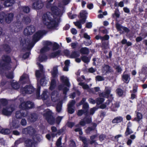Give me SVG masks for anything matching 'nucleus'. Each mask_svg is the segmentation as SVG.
I'll use <instances>...</instances> for the list:
<instances>
[{
    "label": "nucleus",
    "mask_w": 147,
    "mask_h": 147,
    "mask_svg": "<svg viewBox=\"0 0 147 147\" xmlns=\"http://www.w3.org/2000/svg\"><path fill=\"white\" fill-rule=\"evenodd\" d=\"M98 108L96 107H94L92 108H91L89 111V114L88 116L90 115H93L95 111L97 110Z\"/></svg>",
    "instance_id": "37998d69"
},
{
    "label": "nucleus",
    "mask_w": 147,
    "mask_h": 147,
    "mask_svg": "<svg viewBox=\"0 0 147 147\" xmlns=\"http://www.w3.org/2000/svg\"><path fill=\"white\" fill-rule=\"evenodd\" d=\"M41 37V35L39 31H38L33 35L32 39V41L36 42L39 40Z\"/></svg>",
    "instance_id": "a211bd4d"
},
{
    "label": "nucleus",
    "mask_w": 147,
    "mask_h": 147,
    "mask_svg": "<svg viewBox=\"0 0 147 147\" xmlns=\"http://www.w3.org/2000/svg\"><path fill=\"white\" fill-rule=\"evenodd\" d=\"M30 40L28 39H24L23 40H21L20 42V45L23 47L26 46V49L28 50H30L34 46L32 43H30Z\"/></svg>",
    "instance_id": "423d86ee"
},
{
    "label": "nucleus",
    "mask_w": 147,
    "mask_h": 147,
    "mask_svg": "<svg viewBox=\"0 0 147 147\" xmlns=\"http://www.w3.org/2000/svg\"><path fill=\"white\" fill-rule=\"evenodd\" d=\"M28 114L27 112L22 111H18L16 112L15 117L17 119H21L27 116Z\"/></svg>",
    "instance_id": "4468645a"
},
{
    "label": "nucleus",
    "mask_w": 147,
    "mask_h": 147,
    "mask_svg": "<svg viewBox=\"0 0 147 147\" xmlns=\"http://www.w3.org/2000/svg\"><path fill=\"white\" fill-rule=\"evenodd\" d=\"M76 101L74 100H72L70 101L67 105V107H73L76 104Z\"/></svg>",
    "instance_id": "5fc2aeb1"
},
{
    "label": "nucleus",
    "mask_w": 147,
    "mask_h": 147,
    "mask_svg": "<svg viewBox=\"0 0 147 147\" xmlns=\"http://www.w3.org/2000/svg\"><path fill=\"white\" fill-rule=\"evenodd\" d=\"M1 131V133L4 135L9 134L11 132L10 130L7 128H2Z\"/></svg>",
    "instance_id": "4c0bfd02"
},
{
    "label": "nucleus",
    "mask_w": 147,
    "mask_h": 147,
    "mask_svg": "<svg viewBox=\"0 0 147 147\" xmlns=\"http://www.w3.org/2000/svg\"><path fill=\"white\" fill-rule=\"evenodd\" d=\"M30 54V52H27L23 55L22 58L24 59H26L29 57Z\"/></svg>",
    "instance_id": "0e129e2a"
},
{
    "label": "nucleus",
    "mask_w": 147,
    "mask_h": 147,
    "mask_svg": "<svg viewBox=\"0 0 147 147\" xmlns=\"http://www.w3.org/2000/svg\"><path fill=\"white\" fill-rule=\"evenodd\" d=\"M35 31V28L33 25H31L27 26L24 29V34L26 35H29L32 34Z\"/></svg>",
    "instance_id": "6e6552de"
},
{
    "label": "nucleus",
    "mask_w": 147,
    "mask_h": 147,
    "mask_svg": "<svg viewBox=\"0 0 147 147\" xmlns=\"http://www.w3.org/2000/svg\"><path fill=\"white\" fill-rule=\"evenodd\" d=\"M142 118V114L140 112H137L136 114V117L134 118V120L139 122Z\"/></svg>",
    "instance_id": "c9c22d12"
},
{
    "label": "nucleus",
    "mask_w": 147,
    "mask_h": 147,
    "mask_svg": "<svg viewBox=\"0 0 147 147\" xmlns=\"http://www.w3.org/2000/svg\"><path fill=\"white\" fill-rule=\"evenodd\" d=\"M63 117H62L58 116L56 119H55V122L57 124H59L62 119Z\"/></svg>",
    "instance_id": "680f3d73"
},
{
    "label": "nucleus",
    "mask_w": 147,
    "mask_h": 147,
    "mask_svg": "<svg viewBox=\"0 0 147 147\" xmlns=\"http://www.w3.org/2000/svg\"><path fill=\"white\" fill-rule=\"evenodd\" d=\"M79 85L82 86L83 89H90L89 86L88 85L84 84V82H80Z\"/></svg>",
    "instance_id": "603ef678"
},
{
    "label": "nucleus",
    "mask_w": 147,
    "mask_h": 147,
    "mask_svg": "<svg viewBox=\"0 0 147 147\" xmlns=\"http://www.w3.org/2000/svg\"><path fill=\"white\" fill-rule=\"evenodd\" d=\"M87 14L86 11L84 10L80 13V18H82V19L80 20V21L82 24H83L86 22L87 18L86 15Z\"/></svg>",
    "instance_id": "dca6fc26"
},
{
    "label": "nucleus",
    "mask_w": 147,
    "mask_h": 147,
    "mask_svg": "<svg viewBox=\"0 0 147 147\" xmlns=\"http://www.w3.org/2000/svg\"><path fill=\"white\" fill-rule=\"evenodd\" d=\"M57 82L55 79H53L51 80L49 89L52 90L54 89L56 86Z\"/></svg>",
    "instance_id": "5701e85b"
},
{
    "label": "nucleus",
    "mask_w": 147,
    "mask_h": 147,
    "mask_svg": "<svg viewBox=\"0 0 147 147\" xmlns=\"http://www.w3.org/2000/svg\"><path fill=\"white\" fill-rule=\"evenodd\" d=\"M35 129L31 126L27 127L26 128H24L22 130L23 134L26 135H29L30 136H33L35 133Z\"/></svg>",
    "instance_id": "0eeeda50"
},
{
    "label": "nucleus",
    "mask_w": 147,
    "mask_h": 147,
    "mask_svg": "<svg viewBox=\"0 0 147 147\" xmlns=\"http://www.w3.org/2000/svg\"><path fill=\"white\" fill-rule=\"evenodd\" d=\"M13 110L12 107H6L3 108L2 111V114L7 116H10L11 115Z\"/></svg>",
    "instance_id": "f8f14e48"
},
{
    "label": "nucleus",
    "mask_w": 147,
    "mask_h": 147,
    "mask_svg": "<svg viewBox=\"0 0 147 147\" xmlns=\"http://www.w3.org/2000/svg\"><path fill=\"white\" fill-rule=\"evenodd\" d=\"M44 5L43 2L41 0L38 1L34 2L32 4V7L36 9H40L42 8Z\"/></svg>",
    "instance_id": "2eb2a0df"
},
{
    "label": "nucleus",
    "mask_w": 147,
    "mask_h": 147,
    "mask_svg": "<svg viewBox=\"0 0 147 147\" xmlns=\"http://www.w3.org/2000/svg\"><path fill=\"white\" fill-rule=\"evenodd\" d=\"M92 26V23L91 22L86 23V28H91Z\"/></svg>",
    "instance_id": "338daca9"
},
{
    "label": "nucleus",
    "mask_w": 147,
    "mask_h": 147,
    "mask_svg": "<svg viewBox=\"0 0 147 147\" xmlns=\"http://www.w3.org/2000/svg\"><path fill=\"white\" fill-rule=\"evenodd\" d=\"M123 119L122 117L119 116L115 118L112 121L113 123H118L123 121Z\"/></svg>",
    "instance_id": "c85d7f7f"
},
{
    "label": "nucleus",
    "mask_w": 147,
    "mask_h": 147,
    "mask_svg": "<svg viewBox=\"0 0 147 147\" xmlns=\"http://www.w3.org/2000/svg\"><path fill=\"white\" fill-rule=\"evenodd\" d=\"M105 73L107 74L111 72V67L108 65H105L103 67Z\"/></svg>",
    "instance_id": "473e14b6"
},
{
    "label": "nucleus",
    "mask_w": 147,
    "mask_h": 147,
    "mask_svg": "<svg viewBox=\"0 0 147 147\" xmlns=\"http://www.w3.org/2000/svg\"><path fill=\"white\" fill-rule=\"evenodd\" d=\"M101 47L102 50L107 49L109 47V41H104L101 42Z\"/></svg>",
    "instance_id": "a878e982"
},
{
    "label": "nucleus",
    "mask_w": 147,
    "mask_h": 147,
    "mask_svg": "<svg viewBox=\"0 0 147 147\" xmlns=\"http://www.w3.org/2000/svg\"><path fill=\"white\" fill-rule=\"evenodd\" d=\"M15 3L14 0H6L4 3V4L5 7H9L12 6Z\"/></svg>",
    "instance_id": "b1692460"
},
{
    "label": "nucleus",
    "mask_w": 147,
    "mask_h": 147,
    "mask_svg": "<svg viewBox=\"0 0 147 147\" xmlns=\"http://www.w3.org/2000/svg\"><path fill=\"white\" fill-rule=\"evenodd\" d=\"M21 106L23 109H29L34 107V104L33 103L30 101H27L26 102H22Z\"/></svg>",
    "instance_id": "1a4fd4ad"
},
{
    "label": "nucleus",
    "mask_w": 147,
    "mask_h": 147,
    "mask_svg": "<svg viewBox=\"0 0 147 147\" xmlns=\"http://www.w3.org/2000/svg\"><path fill=\"white\" fill-rule=\"evenodd\" d=\"M62 105V102H59L57 104L56 107V109L57 112L59 113L61 111Z\"/></svg>",
    "instance_id": "72a5a7b5"
},
{
    "label": "nucleus",
    "mask_w": 147,
    "mask_h": 147,
    "mask_svg": "<svg viewBox=\"0 0 147 147\" xmlns=\"http://www.w3.org/2000/svg\"><path fill=\"white\" fill-rule=\"evenodd\" d=\"M96 124L95 123H94L92 126L88 127H87L86 130V132L87 133H89L90 131L94 130L96 127Z\"/></svg>",
    "instance_id": "c756f323"
},
{
    "label": "nucleus",
    "mask_w": 147,
    "mask_h": 147,
    "mask_svg": "<svg viewBox=\"0 0 147 147\" xmlns=\"http://www.w3.org/2000/svg\"><path fill=\"white\" fill-rule=\"evenodd\" d=\"M81 58L82 61L86 63H88L90 61V59H89L88 57L84 55L81 56Z\"/></svg>",
    "instance_id": "ea45409f"
},
{
    "label": "nucleus",
    "mask_w": 147,
    "mask_h": 147,
    "mask_svg": "<svg viewBox=\"0 0 147 147\" xmlns=\"http://www.w3.org/2000/svg\"><path fill=\"white\" fill-rule=\"evenodd\" d=\"M43 116L49 124L53 125L55 123V118L53 115L51 111H46L44 113Z\"/></svg>",
    "instance_id": "39448f33"
},
{
    "label": "nucleus",
    "mask_w": 147,
    "mask_h": 147,
    "mask_svg": "<svg viewBox=\"0 0 147 147\" xmlns=\"http://www.w3.org/2000/svg\"><path fill=\"white\" fill-rule=\"evenodd\" d=\"M40 71L39 70H37L35 72V75L37 78L38 81L37 89L36 92V94L37 96H40L41 86H45L47 83V81L45 77V76L42 78L39 81H38L39 79L38 78H40L41 75V73Z\"/></svg>",
    "instance_id": "7ed1b4c3"
},
{
    "label": "nucleus",
    "mask_w": 147,
    "mask_h": 147,
    "mask_svg": "<svg viewBox=\"0 0 147 147\" xmlns=\"http://www.w3.org/2000/svg\"><path fill=\"white\" fill-rule=\"evenodd\" d=\"M89 105L87 102H86L83 104L82 107V110L86 113L88 115L89 114Z\"/></svg>",
    "instance_id": "cd10ccee"
},
{
    "label": "nucleus",
    "mask_w": 147,
    "mask_h": 147,
    "mask_svg": "<svg viewBox=\"0 0 147 147\" xmlns=\"http://www.w3.org/2000/svg\"><path fill=\"white\" fill-rule=\"evenodd\" d=\"M109 38V36L108 35H105L104 36L101 37V42H103L105 40H107Z\"/></svg>",
    "instance_id": "bf43d9fd"
},
{
    "label": "nucleus",
    "mask_w": 147,
    "mask_h": 147,
    "mask_svg": "<svg viewBox=\"0 0 147 147\" xmlns=\"http://www.w3.org/2000/svg\"><path fill=\"white\" fill-rule=\"evenodd\" d=\"M139 73L143 74L147 76V64H144L143 65Z\"/></svg>",
    "instance_id": "393cba45"
},
{
    "label": "nucleus",
    "mask_w": 147,
    "mask_h": 147,
    "mask_svg": "<svg viewBox=\"0 0 147 147\" xmlns=\"http://www.w3.org/2000/svg\"><path fill=\"white\" fill-rule=\"evenodd\" d=\"M51 10L53 13L57 16L60 15L59 9L57 6H54L51 7Z\"/></svg>",
    "instance_id": "aec40b11"
},
{
    "label": "nucleus",
    "mask_w": 147,
    "mask_h": 147,
    "mask_svg": "<svg viewBox=\"0 0 147 147\" xmlns=\"http://www.w3.org/2000/svg\"><path fill=\"white\" fill-rule=\"evenodd\" d=\"M80 56V53L78 51H72L69 58H75L79 57Z\"/></svg>",
    "instance_id": "4be33fe9"
},
{
    "label": "nucleus",
    "mask_w": 147,
    "mask_h": 147,
    "mask_svg": "<svg viewBox=\"0 0 147 147\" xmlns=\"http://www.w3.org/2000/svg\"><path fill=\"white\" fill-rule=\"evenodd\" d=\"M42 20L43 23L46 25L48 29H52L55 28L58 26V23L55 19H52L51 17L47 13L44 14L42 16Z\"/></svg>",
    "instance_id": "f257e3e1"
},
{
    "label": "nucleus",
    "mask_w": 147,
    "mask_h": 147,
    "mask_svg": "<svg viewBox=\"0 0 147 147\" xmlns=\"http://www.w3.org/2000/svg\"><path fill=\"white\" fill-rule=\"evenodd\" d=\"M12 87L15 89H18L20 87L19 84L17 82H13L11 84Z\"/></svg>",
    "instance_id": "8fccbe9b"
},
{
    "label": "nucleus",
    "mask_w": 147,
    "mask_h": 147,
    "mask_svg": "<svg viewBox=\"0 0 147 147\" xmlns=\"http://www.w3.org/2000/svg\"><path fill=\"white\" fill-rule=\"evenodd\" d=\"M23 20L25 22V24H28L31 22V20L29 17H23Z\"/></svg>",
    "instance_id": "09e8293b"
},
{
    "label": "nucleus",
    "mask_w": 147,
    "mask_h": 147,
    "mask_svg": "<svg viewBox=\"0 0 147 147\" xmlns=\"http://www.w3.org/2000/svg\"><path fill=\"white\" fill-rule=\"evenodd\" d=\"M21 9L24 13H28L30 11V9L28 6H22L21 8Z\"/></svg>",
    "instance_id": "58836bf2"
},
{
    "label": "nucleus",
    "mask_w": 147,
    "mask_h": 147,
    "mask_svg": "<svg viewBox=\"0 0 147 147\" xmlns=\"http://www.w3.org/2000/svg\"><path fill=\"white\" fill-rule=\"evenodd\" d=\"M121 79L123 82L127 84L130 80V75L129 74H127V71H125L121 76Z\"/></svg>",
    "instance_id": "ddd939ff"
},
{
    "label": "nucleus",
    "mask_w": 147,
    "mask_h": 147,
    "mask_svg": "<svg viewBox=\"0 0 147 147\" xmlns=\"http://www.w3.org/2000/svg\"><path fill=\"white\" fill-rule=\"evenodd\" d=\"M86 98H83L80 101L76 104V106L78 107L82 105H83L85 103H86Z\"/></svg>",
    "instance_id": "3c124183"
},
{
    "label": "nucleus",
    "mask_w": 147,
    "mask_h": 147,
    "mask_svg": "<svg viewBox=\"0 0 147 147\" xmlns=\"http://www.w3.org/2000/svg\"><path fill=\"white\" fill-rule=\"evenodd\" d=\"M80 140L82 141L84 146L83 147H88V143L87 138L85 137L80 136Z\"/></svg>",
    "instance_id": "7c9ffc66"
},
{
    "label": "nucleus",
    "mask_w": 147,
    "mask_h": 147,
    "mask_svg": "<svg viewBox=\"0 0 147 147\" xmlns=\"http://www.w3.org/2000/svg\"><path fill=\"white\" fill-rule=\"evenodd\" d=\"M47 92L46 91H43L41 95V97L43 100H47L48 98V96L47 94Z\"/></svg>",
    "instance_id": "c03bdc74"
},
{
    "label": "nucleus",
    "mask_w": 147,
    "mask_h": 147,
    "mask_svg": "<svg viewBox=\"0 0 147 147\" xmlns=\"http://www.w3.org/2000/svg\"><path fill=\"white\" fill-rule=\"evenodd\" d=\"M39 61L40 62L43 61L44 60H47V56L45 55H41L39 57Z\"/></svg>",
    "instance_id": "864d4df0"
},
{
    "label": "nucleus",
    "mask_w": 147,
    "mask_h": 147,
    "mask_svg": "<svg viewBox=\"0 0 147 147\" xmlns=\"http://www.w3.org/2000/svg\"><path fill=\"white\" fill-rule=\"evenodd\" d=\"M115 66V69L116 70V71L118 73L121 74L122 71V69L121 67L119 65H116Z\"/></svg>",
    "instance_id": "052dcab7"
},
{
    "label": "nucleus",
    "mask_w": 147,
    "mask_h": 147,
    "mask_svg": "<svg viewBox=\"0 0 147 147\" xmlns=\"http://www.w3.org/2000/svg\"><path fill=\"white\" fill-rule=\"evenodd\" d=\"M14 15L12 13L2 14L0 18V23L3 24L5 23L10 24L13 20Z\"/></svg>",
    "instance_id": "20e7f679"
},
{
    "label": "nucleus",
    "mask_w": 147,
    "mask_h": 147,
    "mask_svg": "<svg viewBox=\"0 0 147 147\" xmlns=\"http://www.w3.org/2000/svg\"><path fill=\"white\" fill-rule=\"evenodd\" d=\"M104 99L103 98L98 97L96 98V103L97 105L101 104L104 101Z\"/></svg>",
    "instance_id": "a19ab883"
},
{
    "label": "nucleus",
    "mask_w": 147,
    "mask_h": 147,
    "mask_svg": "<svg viewBox=\"0 0 147 147\" xmlns=\"http://www.w3.org/2000/svg\"><path fill=\"white\" fill-rule=\"evenodd\" d=\"M60 80L65 86H70V83L69 80L67 78L63 76L60 77Z\"/></svg>",
    "instance_id": "412c9836"
},
{
    "label": "nucleus",
    "mask_w": 147,
    "mask_h": 147,
    "mask_svg": "<svg viewBox=\"0 0 147 147\" xmlns=\"http://www.w3.org/2000/svg\"><path fill=\"white\" fill-rule=\"evenodd\" d=\"M21 90L26 94H31L34 90V88L31 85H26L24 87L21 88Z\"/></svg>",
    "instance_id": "9d476101"
},
{
    "label": "nucleus",
    "mask_w": 147,
    "mask_h": 147,
    "mask_svg": "<svg viewBox=\"0 0 147 147\" xmlns=\"http://www.w3.org/2000/svg\"><path fill=\"white\" fill-rule=\"evenodd\" d=\"M2 47L5 51L6 52L10 53L11 52V49L8 45L6 44H4L3 45Z\"/></svg>",
    "instance_id": "2f4dec72"
},
{
    "label": "nucleus",
    "mask_w": 147,
    "mask_h": 147,
    "mask_svg": "<svg viewBox=\"0 0 147 147\" xmlns=\"http://www.w3.org/2000/svg\"><path fill=\"white\" fill-rule=\"evenodd\" d=\"M49 50V48L47 46H45L43 48H42L40 50V52L41 53H44L47 51Z\"/></svg>",
    "instance_id": "e2e57ef3"
},
{
    "label": "nucleus",
    "mask_w": 147,
    "mask_h": 147,
    "mask_svg": "<svg viewBox=\"0 0 147 147\" xmlns=\"http://www.w3.org/2000/svg\"><path fill=\"white\" fill-rule=\"evenodd\" d=\"M61 50H58L55 52H52L49 55V57L50 58H54L57 56H59L61 54Z\"/></svg>",
    "instance_id": "6ab92c4d"
},
{
    "label": "nucleus",
    "mask_w": 147,
    "mask_h": 147,
    "mask_svg": "<svg viewBox=\"0 0 147 147\" xmlns=\"http://www.w3.org/2000/svg\"><path fill=\"white\" fill-rule=\"evenodd\" d=\"M95 80L96 81H101L104 80V77L98 75L96 76Z\"/></svg>",
    "instance_id": "4d7b16f0"
},
{
    "label": "nucleus",
    "mask_w": 147,
    "mask_h": 147,
    "mask_svg": "<svg viewBox=\"0 0 147 147\" xmlns=\"http://www.w3.org/2000/svg\"><path fill=\"white\" fill-rule=\"evenodd\" d=\"M80 51V53L83 54L88 55L89 53V49L86 47H82Z\"/></svg>",
    "instance_id": "bb28decb"
},
{
    "label": "nucleus",
    "mask_w": 147,
    "mask_h": 147,
    "mask_svg": "<svg viewBox=\"0 0 147 147\" xmlns=\"http://www.w3.org/2000/svg\"><path fill=\"white\" fill-rule=\"evenodd\" d=\"M59 47V45L56 42H54L53 45V51L58 49Z\"/></svg>",
    "instance_id": "6e6d98bb"
},
{
    "label": "nucleus",
    "mask_w": 147,
    "mask_h": 147,
    "mask_svg": "<svg viewBox=\"0 0 147 147\" xmlns=\"http://www.w3.org/2000/svg\"><path fill=\"white\" fill-rule=\"evenodd\" d=\"M11 63L10 57L4 55L2 57V60L0 61V68L4 71H8L11 69Z\"/></svg>",
    "instance_id": "f03ea898"
},
{
    "label": "nucleus",
    "mask_w": 147,
    "mask_h": 147,
    "mask_svg": "<svg viewBox=\"0 0 147 147\" xmlns=\"http://www.w3.org/2000/svg\"><path fill=\"white\" fill-rule=\"evenodd\" d=\"M7 100L5 98H1L0 99V104L3 106H5L8 104Z\"/></svg>",
    "instance_id": "79ce46f5"
},
{
    "label": "nucleus",
    "mask_w": 147,
    "mask_h": 147,
    "mask_svg": "<svg viewBox=\"0 0 147 147\" xmlns=\"http://www.w3.org/2000/svg\"><path fill=\"white\" fill-rule=\"evenodd\" d=\"M27 119L29 122H34L36 121L38 118V114L35 113H32L27 115Z\"/></svg>",
    "instance_id": "9b49d317"
},
{
    "label": "nucleus",
    "mask_w": 147,
    "mask_h": 147,
    "mask_svg": "<svg viewBox=\"0 0 147 147\" xmlns=\"http://www.w3.org/2000/svg\"><path fill=\"white\" fill-rule=\"evenodd\" d=\"M6 77L10 79H13L14 78L13 73L11 72L9 73L6 75Z\"/></svg>",
    "instance_id": "774afa93"
},
{
    "label": "nucleus",
    "mask_w": 147,
    "mask_h": 147,
    "mask_svg": "<svg viewBox=\"0 0 147 147\" xmlns=\"http://www.w3.org/2000/svg\"><path fill=\"white\" fill-rule=\"evenodd\" d=\"M84 114L85 116L87 117L88 115L82 109L79 110L78 111L77 113V115L79 116H82Z\"/></svg>",
    "instance_id": "e433bc0d"
},
{
    "label": "nucleus",
    "mask_w": 147,
    "mask_h": 147,
    "mask_svg": "<svg viewBox=\"0 0 147 147\" xmlns=\"http://www.w3.org/2000/svg\"><path fill=\"white\" fill-rule=\"evenodd\" d=\"M58 73V69L57 67H54L53 68V71L52 73V76L53 78H55Z\"/></svg>",
    "instance_id": "de8ad7c7"
},
{
    "label": "nucleus",
    "mask_w": 147,
    "mask_h": 147,
    "mask_svg": "<svg viewBox=\"0 0 147 147\" xmlns=\"http://www.w3.org/2000/svg\"><path fill=\"white\" fill-rule=\"evenodd\" d=\"M133 133V131L129 128L127 127L125 133V136H127Z\"/></svg>",
    "instance_id": "a18cd8bd"
},
{
    "label": "nucleus",
    "mask_w": 147,
    "mask_h": 147,
    "mask_svg": "<svg viewBox=\"0 0 147 147\" xmlns=\"http://www.w3.org/2000/svg\"><path fill=\"white\" fill-rule=\"evenodd\" d=\"M74 23L75 26L78 27L79 29H81L82 28V25L81 24V22L77 21L76 22H74Z\"/></svg>",
    "instance_id": "13d9d810"
},
{
    "label": "nucleus",
    "mask_w": 147,
    "mask_h": 147,
    "mask_svg": "<svg viewBox=\"0 0 147 147\" xmlns=\"http://www.w3.org/2000/svg\"><path fill=\"white\" fill-rule=\"evenodd\" d=\"M117 94L119 97H121L123 95V91L120 88H117L116 90Z\"/></svg>",
    "instance_id": "f704fd0d"
},
{
    "label": "nucleus",
    "mask_w": 147,
    "mask_h": 147,
    "mask_svg": "<svg viewBox=\"0 0 147 147\" xmlns=\"http://www.w3.org/2000/svg\"><path fill=\"white\" fill-rule=\"evenodd\" d=\"M84 119L86 124H89L91 123L92 122V118L89 116L87 117L85 116Z\"/></svg>",
    "instance_id": "49530a36"
},
{
    "label": "nucleus",
    "mask_w": 147,
    "mask_h": 147,
    "mask_svg": "<svg viewBox=\"0 0 147 147\" xmlns=\"http://www.w3.org/2000/svg\"><path fill=\"white\" fill-rule=\"evenodd\" d=\"M67 110L68 113L72 114L74 113L75 110L72 107H67Z\"/></svg>",
    "instance_id": "69168bd1"
},
{
    "label": "nucleus",
    "mask_w": 147,
    "mask_h": 147,
    "mask_svg": "<svg viewBox=\"0 0 147 147\" xmlns=\"http://www.w3.org/2000/svg\"><path fill=\"white\" fill-rule=\"evenodd\" d=\"M116 28L118 31H121L122 29L125 32L128 33L130 31L129 30L127 27L122 26L118 23L116 24Z\"/></svg>",
    "instance_id": "f3484780"
}]
</instances>
